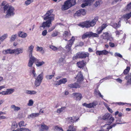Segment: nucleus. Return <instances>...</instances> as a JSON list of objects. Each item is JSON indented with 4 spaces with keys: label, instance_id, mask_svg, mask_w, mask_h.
Here are the masks:
<instances>
[{
    "label": "nucleus",
    "instance_id": "f257e3e1",
    "mask_svg": "<svg viewBox=\"0 0 131 131\" xmlns=\"http://www.w3.org/2000/svg\"><path fill=\"white\" fill-rule=\"evenodd\" d=\"M53 10L51 9L47 12V13L44 16V19L46 20L45 22H43L40 25L39 28H41L43 27L44 28L45 27L49 28L51 24V22L54 19V15L52 14Z\"/></svg>",
    "mask_w": 131,
    "mask_h": 131
},
{
    "label": "nucleus",
    "instance_id": "f03ea898",
    "mask_svg": "<svg viewBox=\"0 0 131 131\" xmlns=\"http://www.w3.org/2000/svg\"><path fill=\"white\" fill-rule=\"evenodd\" d=\"M98 20V17H95L92 20L86 21L79 24V25L82 28L85 27L86 28H88L91 27H92L95 25L96 22Z\"/></svg>",
    "mask_w": 131,
    "mask_h": 131
},
{
    "label": "nucleus",
    "instance_id": "7ed1b4c3",
    "mask_svg": "<svg viewBox=\"0 0 131 131\" xmlns=\"http://www.w3.org/2000/svg\"><path fill=\"white\" fill-rule=\"evenodd\" d=\"M4 10L5 12L6 11V14L5 17L9 18L14 14V8L10 5H8L4 7Z\"/></svg>",
    "mask_w": 131,
    "mask_h": 131
},
{
    "label": "nucleus",
    "instance_id": "20e7f679",
    "mask_svg": "<svg viewBox=\"0 0 131 131\" xmlns=\"http://www.w3.org/2000/svg\"><path fill=\"white\" fill-rule=\"evenodd\" d=\"M76 3L75 0H69L66 1L62 7V10H63L68 9L72 6L74 5Z\"/></svg>",
    "mask_w": 131,
    "mask_h": 131
},
{
    "label": "nucleus",
    "instance_id": "39448f33",
    "mask_svg": "<svg viewBox=\"0 0 131 131\" xmlns=\"http://www.w3.org/2000/svg\"><path fill=\"white\" fill-rule=\"evenodd\" d=\"M89 53L84 52H80L77 53L76 56L73 57V59L75 60L78 59L85 58L89 56Z\"/></svg>",
    "mask_w": 131,
    "mask_h": 131
},
{
    "label": "nucleus",
    "instance_id": "423d86ee",
    "mask_svg": "<svg viewBox=\"0 0 131 131\" xmlns=\"http://www.w3.org/2000/svg\"><path fill=\"white\" fill-rule=\"evenodd\" d=\"M91 37H99V35L96 33L89 31L86 32L84 34L82 38V39H84L86 38H90Z\"/></svg>",
    "mask_w": 131,
    "mask_h": 131
},
{
    "label": "nucleus",
    "instance_id": "0eeeda50",
    "mask_svg": "<svg viewBox=\"0 0 131 131\" xmlns=\"http://www.w3.org/2000/svg\"><path fill=\"white\" fill-rule=\"evenodd\" d=\"M102 119L104 120H107L108 123L111 124L114 120V118L111 116L109 113H107L103 116Z\"/></svg>",
    "mask_w": 131,
    "mask_h": 131
},
{
    "label": "nucleus",
    "instance_id": "6e6552de",
    "mask_svg": "<svg viewBox=\"0 0 131 131\" xmlns=\"http://www.w3.org/2000/svg\"><path fill=\"white\" fill-rule=\"evenodd\" d=\"M74 40V37H72V38L69 41L67 45L65 47L66 49L67 52H71V47Z\"/></svg>",
    "mask_w": 131,
    "mask_h": 131
},
{
    "label": "nucleus",
    "instance_id": "1a4fd4ad",
    "mask_svg": "<svg viewBox=\"0 0 131 131\" xmlns=\"http://www.w3.org/2000/svg\"><path fill=\"white\" fill-rule=\"evenodd\" d=\"M29 59L28 63V66L29 67L32 66L34 63L38 60V59L34 57H29Z\"/></svg>",
    "mask_w": 131,
    "mask_h": 131
},
{
    "label": "nucleus",
    "instance_id": "9d476101",
    "mask_svg": "<svg viewBox=\"0 0 131 131\" xmlns=\"http://www.w3.org/2000/svg\"><path fill=\"white\" fill-rule=\"evenodd\" d=\"M77 78V82L80 84L81 82L83 80V77L82 73L80 71L76 77Z\"/></svg>",
    "mask_w": 131,
    "mask_h": 131
},
{
    "label": "nucleus",
    "instance_id": "9b49d317",
    "mask_svg": "<svg viewBox=\"0 0 131 131\" xmlns=\"http://www.w3.org/2000/svg\"><path fill=\"white\" fill-rule=\"evenodd\" d=\"M79 119V118L77 119L76 117L73 116L72 117H70L68 118V121L70 123H73L77 121Z\"/></svg>",
    "mask_w": 131,
    "mask_h": 131
},
{
    "label": "nucleus",
    "instance_id": "f8f14e48",
    "mask_svg": "<svg viewBox=\"0 0 131 131\" xmlns=\"http://www.w3.org/2000/svg\"><path fill=\"white\" fill-rule=\"evenodd\" d=\"M14 53L16 55L23 53V49L22 48H19L13 49Z\"/></svg>",
    "mask_w": 131,
    "mask_h": 131
},
{
    "label": "nucleus",
    "instance_id": "ddd939ff",
    "mask_svg": "<svg viewBox=\"0 0 131 131\" xmlns=\"http://www.w3.org/2000/svg\"><path fill=\"white\" fill-rule=\"evenodd\" d=\"M74 97L75 98V99L77 100L80 101L82 98V96L81 94L80 93H75L73 94Z\"/></svg>",
    "mask_w": 131,
    "mask_h": 131
},
{
    "label": "nucleus",
    "instance_id": "4468645a",
    "mask_svg": "<svg viewBox=\"0 0 131 131\" xmlns=\"http://www.w3.org/2000/svg\"><path fill=\"white\" fill-rule=\"evenodd\" d=\"M108 53V52L106 50H104L102 51H97L96 52V54L97 55L100 56L101 55H106Z\"/></svg>",
    "mask_w": 131,
    "mask_h": 131
},
{
    "label": "nucleus",
    "instance_id": "2eb2a0df",
    "mask_svg": "<svg viewBox=\"0 0 131 131\" xmlns=\"http://www.w3.org/2000/svg\"><path fill=\"white\" fill-rule=\"evenodd\" d=\"M77 64L79 68H81L84 67L86 65V64L84 60H82L77 62Z\"/></svg>",
    "mask_w": 131,
    "mask_h": 131
},
{
    "label": "nucleus",
    "instance_id": "dca6fc26",
    "mask_svg": "<svg viewBox=\"0 0 131 131\" xmlns=\"http://www.w3.org/2000/svg\"><path fill=\"white\" fill-rule=\"evenodd\" d=\"M68 87L70 88H77L80 87V85L77 83H75L68 84Z\"/></svg>",
    "mask_w": 131,
    "mask_h": 131
},
{
    "label": "nucleus",
    "instance_id": "f3484780",
    "mask_svg": "<svg viewBox=\"0 0 131 131\" xmlns=\"http://www.w3.org/2000/svg\"><path fill=\"white\" fill-rule=\"evenodd\" d=\"M49 129V127L44 124L42 123L41 125V129L39 131H45L44 130H47Z\"/></svg>",
    "mask_w": 131,
    "mask_h": 131
},
{
    "label": "nucleus",
    "instance_id": "a211bd4d",
    "mask_svg": "<svg viewBox=\"0 0 131 131\" xmlns=\"http://www.w3.org/2000/svg\"><path fill=\"white\" fill-rule=\"evenodd\" d=\"M18 34L19 37L23 38L26 37L28 36L27 33L22 31H19L18 33Z\"/></svg>",
    "mask_w": 131,
    "mask_h": 131
},
{
    "label": "nucleus",
    "instance_id": "6ab92c4d",
    "mask_svg": "<svg viewBox=\"0 0 131 131\" xmlns=\"http://www.w3.org/2000/svg\"><path fill=\"white\" fill-rule=\"evenodd\" d=\"M125 79L127 80V83L128 84H131V73L128 74L125 78Z\"/></svg>",
    "mask_w": 131,
    "mask_h": 131
},
{
    "label": "nucleus",
    "instance_id": "aec40b11",
    "mask_svg": "<svg viewBox=\"0 0 131 131\" xmlns=\"http://www.w3.org/2000/svg\"><path fill=\"white\" fill-rule=\"evenodd\" d=\"M34 48V46L33 45H31L28 47V51L29 54V57H34L32 55Z\"/></svg>",
    "mask_w": 131,
    "mask_h": 131
},
{
    "label": "nucleus",
    "instance_id": "412c9836",
    "mask_svg": "<svg viewBox=\"0 0 131 131\" xmlns=\"http://www.w3.org/2000/svg\"><path fill=\"white\" fill-rule=\"evenodd\" d=\"M3 53L4 54H13L14 53L13 49H9L5 50L3 51Z\"/></svg>",
    "mask_w": 131,
    "mask_h": 131
},
{
    "label": "nucleus",
    "instance_id": "4be33fe9",
    "mask_svg": "<svg viewBox=\"0 0 131 131\" xmlns=\"http://www.w3.org/2000/svg\"><path fill=\"white\" fill-rule=\"evenodd\" d=\"M67 80L66 78H63L60 80L58 81L57 82L59 85H60L62 84H65L67 82Z\"/></svg>",
    "mask_w": 131,
    "mask_h": 131
},
{
    "label": "nucleus",
    "instance_id": "5701e85b",
    "mask_svg": "<svg viewBox=\"0 0 131 131\" xmlns=\"http://www.w3.org/2000/svg\"><path fill=\"white\" fill-rule=\"evenodd\" d=\"M103 38L104 39H109V34L107 32H103L102 35Z\"/></svg>",
    "mask_w": 131,
    "mask_h": 131
},
{
    "label": "nucleus",
    "instance_id": "b1692460",
    "mask_svg": "<svg viewBox=\"0 0 131 131\" xmlns=\"http://www.w3.org/2000/svg\"><path fill=\"white\" fill-rule=\"evenodd\" d=\"M43 72L41 73V74H39L37 77H36L35 79L41 81L42 82L43 79Z\"/></svg>",
    "mask_w": 131,
    "mask_h": 131
},
{
    "label": "nucleus",
    "instance_id": "393cba45",
    "mask_svg": "<svg viewBox=\"0 0 131 131\" xmlns=\"http://www.w3.org/2000/svg\"><path fill=\"white\" fill-rule=\"evenodd\" d=\"M11 108L14 109L15 111H18L20 109V108L18 106H16L14 105H13L10 107Z\"/></svg>",
    "mask_w": 131,
    "mask_h": 131
},
{
    "label": "nucleus",
    "instance_id": "a878e982",
    "mask_svg": "<svg viewBox=\"0 0 131 131\" xmlns=\"http://www.w3.org/2000/svg\"><path fill=\"white\" fill-rule=\"evenodd\" d=\"M63 36L64 38H68L70 36L71 34L70 32L65 31L63 34Z\"/></svg>",
    "mask_w": 131,
    "mask_h": 131
},
{
    "label": "nucleus",
    "instance_id": "bb28decb",
    "mask_svg": "<svg viewBox=\"0 0 131 131\" xmlns=\"http://www.w3.org/2000/svg\"><path fill=\"white\" fill-rule=\"evenodd\" d=\"M39 115V113H33L28 116V118H33L35 117L38 116Z\"/></svg>",
    "mask_w": 131,
    "mask_h": 131
},
{
    "label": "nucleus",
    "instance_id": "cd10ccee",
    "mask_svg": "<svg viewBox=\"0 0 131 131\" xmlns=\"http://www.w3.org/2000/svg\"><path fill=\"white\" fill-rule=\"evenodd\" d=\"M97 104V103L96 102H93L92 103H90L89 104V108H94Z\"/></svg>",
    "mask_w": 131,
    "mask_h": 131
},
{
    "label": "nucleus",
    "instance_id": "c85d7f7f",
    "mask_svg": "<svg viewBox=\"0 0 131 131\" xmlns=\"http://www.w3.org/2000/svg\"><path fill=\"white\" fill-rule=\"evenodd\" d=\"M14 91V89H7L6 91L7 94L9 95L12 93Z\"/></svg>",
    "mask_w": 131,
    "mask_h": 131
},
{
    "label": "nucleus",
    "instance_id": "c756f323",
    "mask_svg": "<svg viewBox=\"0 0 131 131\" xmlns=\"http://www.w3.org/2000/svg\"><path fill=\"white\" fill-rule=\"evenodd\" d=\"M38 60L36 61L35 62L36 63V65L37 67H39L41 66L43 64H44L45 62L43 61L41 62L38 61Z\"/></svg>",
    "mask_w": 131,
    "mask_h": 131
},
{
    "label": "nucleus",
    "instance_id": "7c9ffc66",
    "mask_svg": "<svg viewBox=\"0 0 131 131\" xmlns=\"http://www.w3.org/2000/svg\"><path fill=\"white\" fill-rule=\"evenodd\" d=\"M75 128L73 125H70L69 127V129L67 131H75Z\"/></svg>",
    "mask_w": 131,
    "mask_h": 131
},
{
    "label": "nucleus",
    "instance_id": "2f4dec72",
    "mask_svg": "<svg viewBox=\"0 0 131 131\" xmlns=\"http://www.w3.org/2000/svg\"><path fill=\"white\" fill-rule=\"evenodd\" d=\"M41 82V81L35 79L34 83L36 87L39 86L40 85Z\"/></svg>",
    "mask_w": 131,
    "mask_h": 131
},
{
    "label": "nucleus",
    "instance_id": "473e14b6",
    "mask_svg": "<svg viewBox=\"0 0 131 131\" xmlns=\"http://www.w3.org/2000/svg\"><path fill=\"white\" fill-rule=\"evenodd\" d=\"M17 127V125L16 123L15 122H13L12 124V130H14Z\"/></svg>",
    "mask_w": 131,
    "mask_h": 131
},
{
    "label": "nucleus",
    "instance_id": "72a5a7b5",
    "mask_svg": "<svg viewBox=\"0 0 131 131\" xmlns=\"http://www.w3.org/2000/svg\"><path fill=\"white\" fill-rule=\"evenodd\" d=\"M130 70V67H127L126 69L124 71L123 73L125 75L127 74L129 72Z\"/></svg>",
    "mask_w": 131,
    "mask_h": 131
},
{
    "label": "nucleus",
    "instance_id": "f704fd0d",
    "mask_svg": "<svg viewBox=\"0 0 131 131\" xmlns=\"http://www.w3.org/2000/svg\"><path fill=\"white\" fill-rule=\"evenodd\" d=\"M66 108L65 107H62L58 109L57 111V112L60 113L62 112Z\"/></svg>",
    "mask_w": 131,
    "mask_h": 131
},
{
    "label": "nucleus",
    "instance_id": "c9c22d12",
    "mask_svg": "<svg viewBox=\"0 0 131 131\" xmlns=\"http://www.w3.org/2000/svg\"><path fill=\"white\" fill-rule=\"evenodd\" d=\"M123 17L127 19H129L131 17V12L129 13L124 15Z\"/></svg>",
    "mask_w": 131,
    "mask_h": 131
},
{
    "label": "nucleus",
    "instance_id": "e433bc0d",
    "mask_svg": "<svg viewBox=\"0 0 131 131\" xmlns=\"http://www.w3.org/2000/svg\"><path fill=\"white\" fill-rule=\"evenodd\" d=\"M7 34H4L2 36L0 37V40L2 41H3L7 37Z\"/></svg>",
    "mask_w": 131,
    "mask_h": 131
},
{
    "label": "nucleus",
    "instance_id": "4c0bfd02",
    "mask_svg": "<svg viewBox=\"0 0 131 131\" xmlns=\"http://www.w3.org/2000/svg\"><path fill=\"white\" fill-rule=\"evenodd\" d=\"M103 30V29L100 27H99L96 30V32L97 33V34L99 35V34H100L102 32Z\"/></svg>",
    "mask_w": 131,
    "mask_h": 131
},
{
    "label": "nucleus",
    "instance_id": "58836bf2",
    "mask_svg": "<svg viewBox=\"0 0 131 131\" xmlns=\"http://www.w3.org/2000/svg\"><path fill=\"white\" fill-rule=\"evenodd\" d=\"M17 36V35L16 34L12 35L10 39V41H14L16 38Z\"/></svg>",
    "mask_w": 131,
    "mask_h": 131
},
{
    "label": "nucleus",
    "instance_id": "ea45409f",
    "mask_svg": "<svg viewBox=\"0 0 131 131\" xmlns=\"http://www.w3.org/2000/svg\"><path fill=\"white\" fill-rule=\"evenodd\" d=\"M55 74L54 73H53L52 75H47L46 76V78L47 79H51L54 76Z\"/></svg>",
    "mask_w": 131,
    "mask_h": 131
},
{
    "label": "nucleus",
    "instance_id": "a19ab883",
    "mask_svg": "<svg viewBox=\"0 0 131 131\" xmlns=\"http://www.w3.org/2000/svg\"><path fill=\"white\" fill-rule=\"evenodd\" d=\"M110 25L115 28H117V24L113 22H111L110 24Z\"/></svg>",
    "mask_w": 131,
    "mask_h": 131
},
{
    "label": "nucleus",
    "instance_id": "79ce46f5",
    "mask_svg": "<svg viewBox=\"0 0 131 131\" xmlns=\"http://www.w3.org/2000/svg\"><path fill=\"white\" fill-rule=\"evenodd\" d=\"M54 129L55 130H57L58 131H59L61 130H62V131H63V130L62 128L59 127L58 126H56L54 127Z\"/></svg>",
    "mask_w": 131,
    "mask_h": 131
},
{
    "label": "nucleus",
    "instance_id": "37998d69",
    "mask_svg": "<svg viewBox=\"0 0 131 131\" xmlns=\"http://www.w3.org/2000/svg\"><path fill=\"white\" fill-rule=\"evenodd\" d=\"M126 10L130 11L131 9V2L126 7Z\"/></svg>",
    "mask_w": 131,
    "mask_h": 131
},
{
    "label": "nucleus",
    "instance_id": "c03bdc74",
    "mask_svg": "<svg viewBox=\"0 0 131 131\" xmlns=\"http://www.w3.org/2000/svg\"><path fill=\"white\" fill-rule=\"evenodd\" d=\"M79 11H80V13H81V15H84L85 14L86 12L85 9H80Z\"/></svg>",
    "mask_w": 131,
    "mask_h": 131
},
{
    "label": "nucleus",
    "instance_id": "a18cd8bd",
    "mask_svg": "<svg viewBox=\"0 0 131 131\" xmlns=\"http://www.w3.org/2000/svg\"><path fill=\"white\" fill-rule=\"evenodd\" d=\"M80 11H79V10L77 11L74 14V17L77 16H80L81 15V13H80Z\"/></svg>",
    "mask_w": 131,
    "mask_h": 131
},
{
    "label": "nucleus",
    "instance_id": "49530a36",
    "mask_svg": "<svg viewBox=\"0 0 131 131\" xmlns=\"http://www.w3.org/2000/svg\"><path fill=\"white\" fill-rule=\"evenodd\" d=\"M34 103L33 101L32 100H30L29 101V102L27 105L29 106H32Z\"/></svg>",
    "mask_w": 131,
    "mask_h": 131
},
{
    "label": "nucleus",
    "instance_id": "de8ad7c7",
    "mask_svg": "<svg viewBox=\"0 0 131 131\" xmlns=\"http://www.w3.org/2000/svg\"><path fill=\"white\" fill-rule=\"evenodd\" d=\"M58 35V32L57 31L53 32L51 36L52 37L57 36Z\"/></svg>",
    "mask_w": 131,
    "mask_h": 131
},
{
    "label": "nucleus",
    "instance_id": "09e8293b",
    "mask_svg": "<svg viewBox=\"0 0 131 131\" xmlns=\"http://www.w3.org/2000/svg\"><path fill=\"white\" fill-rule=\"evenodd\" d=\"M94 0H85V2H87L88 4L90 5L93 2Z\"/></svg>",
    "mask_w": 131,
    "mask_h": 131
},
{
    "label": "nucleus",
    "instance_id": "8fccbe9b",
    "mask_svg": "<svg viewBox=\"0 0 131 131\" xmlns=\"http://www.w3.org/2000/svg\"><path fill=\"white\" fill-rule=\"evenodd\" d=\"M50 48L54 51H56L57 50V48L54 46H50Z\"/></svg>",
    "mask_w": 131,
    "mask_h": 131
},
{
    "label": "nucleus",
    "instance_id": "3c124183",
    "mask_svg": "<svg viewBox=\"0 0 131 131\" xmlns=\"http://www.w3.org/2000/svg\"><path fill=\"white\" fill-rule=\"evenodd\" d=\"M32 2L33 0H27L25 2V3L27 5H28Z\"/></svg>",
    "mask_w": 131,
    "mask_h": 131
},
{
    "label": "nucleus",
    "instance_id": "603ef678",
    "mask_svg": "<svg viewBox=\"0 0 131 131\" xmlns=\"http://www.w3.org/2000/svg\"><path fill=\"white\" fill-rule=\"evenodd\" d=\"M101 1H97L95 2V3L94 4V5L95 6V7H97L98 5H99L100 3V2Z\"/></svg>",
    "mask_w": 131,
    "mask_h": 131
},
{
    "label": "nucleus",
    "instance_id": "864d4df0",
    "mask_svg": "<svg viewBox=\"0 0 131 131\" xmlns=\"http://www.w3.org/2000/svg\"><path fill=\"white\" fill-rule=\"evenodd\" d=\"M47 33V30H45L43 31L42 32V36H45L46 35Z\"/></svg>",
    "mask_w": 131,
    "mask_h": 131
},
{
    "label": "nucleus",
    "instance_id": "5fc2aeb1",
    "mask_svg": "<svg viewBox=\"0 0 131 131\" xmlns=\"http://www.w3.org/2000/svg\"><path fill=\"white\" fill-rule=\"evenodd\" d=\"M107 26V25L106 24H103L101 26H100L101 27L103 30Z\"/></svg>",
    "mask_w": 131,
    "mask_h": 131
},
{
    "label": "nucleus",
    "instance_id": "6e6d98bb",
    "mask_svg": "<svg viewBox=\"0 0 131 131\" xmlns=\"http://www.w3.org/2000/svg\"><path fill=\"white\" fill-rule=\"evenodd\" d=\"M114 55L115 56H117L121 58L122 57V56L121 54L117 52L115 53Z\"/></svg>",
    "mask_w": 131,
    "mask_h": 131
},
{
    "label": "nucleus",
    "instance_id": "4d7b16f0",
    "mask_svg": "<svg viewBox=\"0 0 131 131\" xmlns=\"http://www.w3.org/2000/svg\"><path fill=\"white\" fill-rule=\"evenodd\" d=\"M24 122L23 121L20 122L19 123V125L20 127L23 126H25L24 125Z\"/></svg>",
    "mask_w": 131,
    "mask_h": 131
},
{
    "label": "nucleus",
    "instance_id": "13d9d810",
    "mask_svg": "<svg viewBox=\"0 0 131 131\" xmlns=\"http://www.w3.org/2000/svg\"><path fill=\"white\" fill-rule=\"evenodd\" d=\"M37 92L35 91H30L29 94L32 95L36 94Z\"/></svg>",
    "mask_w": 131,
    "mask_h": 131
},
{
    "label": "nucleus",
    "instance_id": "bf43d9fd",
    "mask_svg": "<svg viewBox=\"0 0 131 131\" xmlns=\"http://www.w3.org/2000/svg\"><path fill=\"white\" fill-rule=\"evenodd\" d=\"M43 48L42 47H39L38 46L37 48V51H41L42 50Z\"/></svg>",
    "mask_w": 131,
    "mask_h": 131
},
{
    "label": "nucleus",
    "instance_id": "052dcab7",
    "mask_svg": "<svg viewBox=\"0 0 131 131\" xmlns=\"http://www.w3.org/2000/svg\"><path fill=\"white\" fill-rule=\"evenodd\" d=\"M2 6H7V5H9L7 4V2L5 1H3L2 4Z\"/></svg>",
    "mask_w": 131,
    "mask_h": 131
},
{
    "label": "nucleus",
    "instance_id": "680f3d73",
    "mask_svg": "<svg viewBox=\"0 0 131 131\" xmlns=\"http://www.w3.org/2000/svg\"><path fill=\"white\" fill-rule=\"evenodd\" d=\"M96 94L99 95L100 97H101L102 98H103V96L101 94V93L99 91H97L96 92Z\"/></svg>",
    "mask_w": 131,
    "mask_h": 131
},
{
    "label": "nucleus",
    "instance_id": "e2e57ef3",
    "mask_svg": "<svg viewBox=\"0 0 131 131\" xmlns=\"http://www.w3.org/2000/svg\"><path fill=\"white\" fill-rule=\"evenodd\" d=\"M89 5L87 3V2H85V3H84L82 4L81 6V7H85L86 6H87L88 5Z\"/></svg>",
    "mask_w": 131,
    "mask_h": 131
},
{
    "label": "nucleus",
    "instance_id": "0e129e2a",
    "mask_svg": "<svg viewBox=\"0 0 131 131\" xmlns=\"http://www.w3.org/2000/svg\"><path fill=\"white\" fill-rule=\"evenodd\" d=\"M55 26H53L51 27L48 30L49 32H51L55 28Z\"/></svg>",
    "mask_w": 131,
    "mask_h": 131
},
{
    "label": "nucleus",
    "instance_id": "69168bd1",
    "mask_svg": "<svg viewBox=\"0 0 131 131\" xmlns=\"http://www.w3.org/2000/svg\"><path fill=\"white\" fill-rule=\"evenodd\" d=\"M32 73L33 75V77H35V78L36 77L37 75H36V73H35V70H33L32 71Z\"/></svg>",
    "mask_w": 131,
    "mask_h": 131
},
{
    "label": "nucleus",
    "instance_id": "338daca9",
    "mask_svg": "<svg viewBox=\"0 0 131 131\" xmlns=\"http://www.w3.org/2000/svg\"><path fill=\"white\" fill-rule=\"evenodd\" d=\"M122 32V31L121 30H120V31H118V30H116L115 32L116 34V35H119L120 34H121V32Z\"/></svg>",
    "mask_w": 131,
    "mask_h": 131
},
{
    "label": "nucleus",
    "instance_id": "774afa93",
    "mask_svg": "<svg viewBox=\"0 0 131 131\" xmlns=\"http://www.w3.org/2000/svg\"><path fill=\"white\" fill-rule=\"evenodd\" d=\"M64 60V59L62 58H61L59 59L58 61L59 63H60L62 62Z\"/></svg>",
    "mask_w": 131,
    "mask_h": 131
}]
</instances>
